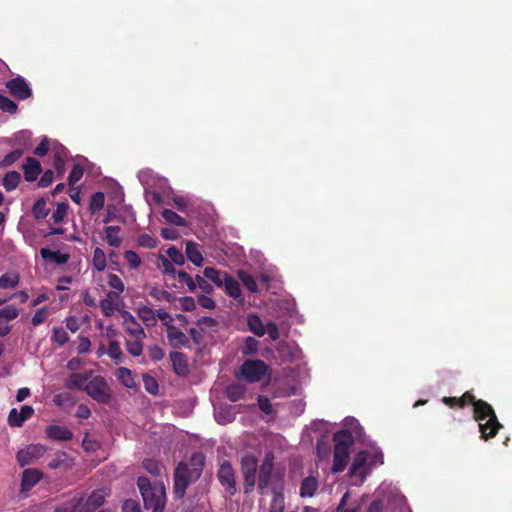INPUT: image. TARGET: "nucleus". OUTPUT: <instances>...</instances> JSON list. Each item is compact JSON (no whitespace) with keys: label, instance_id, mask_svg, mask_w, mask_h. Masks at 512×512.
I'll use <instances>...</instances> for the list:
<instances>
[{"label":"nucleus","instance_id":"393cba45","mask_svg":"<svg viewBox=\"0 0 512 512\" xmlns=\"http://www.w3.org/2000/svg\"><path fill=\"white\" fill-rule=\"evenodd\" d=\"M40 255L44 260H50L56 264H65L69 260V255L60 251H52L49 248H41Z\"/></svg>","mask_w":512,"mask_h":512},{"label":"nucleus","instance_id":"f704fd0d","mask_svg":"<svg viewBox=\"0 0 512 512\" xmlns=\"http://www.w3.org/2000/svg\"><path fill=\"white\" fill-rule=\"evenodd\" d=\"M237 276L251 293H256L258 291L257 283L250 273L244 270H239Z\"/></svg>","mask_w":512,"mask_h":512},{"label":"nucleus","instance_id":"4468645a","mask_svg":"<svg viewBox=\"0 0 512 512\" xmlns=\"http://www.w3.org/2000/svg\"><path fill=\"white\" fill-rule=\"evenodd\" d=\"M92 371L85 373H72L65 380V387L69 390H80L84 391V388L90 379Z\"/></svg>","mask_w":512,"mask_h":512},{"label":"nucleus","instance_id":"423d86ee","mask_svg":"<svg viewBox=\"0 0 512 512\" xmlns=\"http://www.w3.org/2000/svg\"><path fill=\"white\" fill-rule=\"evenodd\" d=\"M84 391L93 400L98 403L108 404L112 399V394L106 379L102 376L90 377Z\"/></svg>","mask_w":512,"mask_h":512},{"label":"nucleus","instance_id":"c756f323","mask_svg":"<svg viewBox=\"0 0 512 512\" xmlns=\"http://www.w3.org/2000/svg\"><path fill=\"white\" fill-rule=\"evenodd\" d=\"M20 275L16 272H7L0 276L1 289H13L18 286Z\"/></svg>","mask_w":512,"mask_h":512},{"label":"nucleus","instance_id":"9b49d317","mask_svg":"<svg viewBox=\"0 0 512 512\" xmlns=\"http://www.w3.org/2000/svg\"><path fill=\"white\" fill-rule=\"evenodd\" d=\"M10 94L18 100H26L32 95V91L25 79L21 76L13 78L6 83Z\"/></svg>","mask_w":512,"mask_h":512},{"label":"nucleus","instance_id":"72a5a7b5","mask_svg":"<svg viewBox=\"0 0 512 512\" xmlns=\"http://www.w3.org/2000/svg\"><path fill=\"white\" fill-rule=\"evenodd\" d=\"M49 214V209L47 208V203L44 198L38 199L32 207V215L36 220H42L46 218Z\"/></svg>","mask_w":512,"mask_h":512},{"label":"nucleus","instance_id":"7ed1b4c3","mask_svg":"<svg viewBox=\"0 0 512 512\" xmlns=\"http://www.w3.org/2000/svg\"><path fill=\"white\" fill-rule=\"evenodd\" d=\"M137 486L145 509H152V512H164L166 491L162 482L152 484L149 478L140 476L137 479Z\"/></svg>","mask_w":512,"mask_h":512},{"label":"nucleus","instance_id":"09e8293b","mask_svg":"<svg viewBox=\"0 0 512 512\" xmlns=\"http://www.w3.org/2000/svg\"><path fill=\"white\" fill-rule=\"evenodd\" d=\"M23 155V149H15L8 153L1 161L0 168H6L18 161Z\"/></svg>","mask_w":512,"mask_h":512},{"label":"nucleus","instance_id":"4c0bfd02","mask_svg":"<svg viewBox=\"0 0 512 512\" xmlns=\"http://www.w3.org/2000/svg\"><path fill=\"white\" fill-rule=\"evenodd\" d=\"M259 349V341L252 336L245 339L241 352L245 356L255 355Z\"/></svg>","mask_w":512,"mask_h":512},{"label":"nucleus","instance_id":"f3484780","mask_svg":"<svg viewBox=\"0 0 512 512\" xmlns=\"http://www.w3.org/2000/svg\"><path fill=\"white\" fill-rule=\"evenodd\" d=\"M45 432L46 436L54 441H69L73 438L72 431L66 426L49 425Z\"/></svg>","mask_w":512,"mask_h":512},{"label":"nucleus","instance_id":"5701e85b","mask_svg":"<svg viewBox=\"0 0 512 512\" xmlns=\"http://www.w3.org/2000/svg\"><path fill=\"white\" fill-rule=\"evenodd\" d=\"M121 228L119 226H106L104 228V239L109 246L118 248L122 243V238L119 236Z\"/></svg>","mask_w":512,"mask_h":512},{"label":"nucleus","instance_id":"a878e982","mask_svg":"<svg viewBox=\"0 0 512 512\" xmlns=\"http://www.w3.org/2000/svg\"><path fill=\"white\" fill-rule=\"evenodd\" d=\"M223 286L225 292L232 298L238 299L241 297V289L239 283L228 273H224Z\"/></svg>","mask_w":512,"mask_h":512},{"label":"nucleus","instance_id":"c9c22d12","mask_svg":"<svg viewBox=\"0 0 512 512\" xmlns=\"http://www.w3.org/2000/svg\"><path fill=\"white\" fill-rule=\"evenodd\" d=\"M123 327L125 331L134 339L146 338V332L143 329V327L137 322V320H134L133 322L129 323L128 325H124Z\"/></svg>","mask_w":512,"mask_h":512},{"label":"nucleus","instance_id":"1a4fd4ad","mask_svg":"<svg viewBox=\"0 0 512 512\" xmlns=\"http://www.w3.org/2000/svg\"><path fill=\"white\" fill-rule=\"evenodd\" d=\"M217 479L225 491L233 496L237 492L235 471L229 461H223L217 471Z\"/></svg>","mask_w":512,"mask_h":512},{"label":"nucleus","instance_id":"3c124183","mask_svg":"<svg viewBox=\"0 0 512 512\" xmlns=\"http://www.w3.org/2000/svg\"><path fill=\"white\" fill-rule=\"evenodd\" d=\"M108 285L115 290L112 291L113 293H118V296L125 290L122 279L116 274L111 273L108 275Z\"/></svg>","mask_w":512,"mask_h":512},{"label":"nucleus","instance_id":"37998d69","mask_svg":"<svg viewBox=\"0 0 512 512\" xmlns=\"http://www.w3.org/2000/svg\"><path fill=\"white\" fill-rule=\"evenodd\" d=\"M285 501L283 493L274 489V496L270 504L269 512H284Z\"/></svg>","mask_w":512,"mask_h":512},{"label":"nucleus","instance_id":"8fccbe9b","mask_svg":"<svg viewBox=\"0 0 512 512\" xmlns=\"http://www.w3.org/2000/svg\"><path fill=\"white\" fill-rule=\"evenodd\" d=\"M80 502L78 500H75V497L73 496L68 501L58 505L54 512H79Z\"/></svg>","mask_w":512,"mask_h":512},{"label":"nucleus","instance_id":"a211bd4d","mask_svg":"<svg viewBox=\"0 0 512 512\" xmlns=\"http://www.w3.org/2000/svg\"><path fill=\"white\" fill-rule=\"evenodd\" d=\"M24 170V178L27 182H33L37 180L38 176L42 172V167L40 162L33 158L27 157L25 163L23 164Z\"/></svg>","mask_w":512,"mask_h":512},{"label":"nucleus","instance_id":"ea45409f","mask_svg":"<svg viewBox=\"0 0 512 512\" xmlns=\"http://www.w3.org/2000/svg\"><path fill=\"white\" fill-rule=\"evenodd\" d=\"M107 354L116 364L120 363L123 355L120 343L116 340H111L108 345Z\"/></svg>","mask_w":512,"mask_h":512},{"label":"nucleus","instance_id":"49530a36","mask_svg":"<svg viewBox=\"0 0 512 512\" xmlns=\"http://www.w3.org/2000/svg\"><path fill=\"white\" fill-rule=\"evenodd\" d=\"M166 254L172 264L181 266L185 263V257L183 253L175 246L169 247L166 251Z\"/></svg>","mask_w":512,"mask_h":512},{"label":"nucleus","instance_id":"412c9836","mask_svg":"<svg viewBox=\"0 0 512 512\" xmlns=\"http://www.w3.org/2000/svg\"><path fill=\"white\" fill-rule=\"evenodd\" d=\"M185 254L189 261H191L195 266H202L204 258L200 251L199 244L193 241H188L186 243Z\"/></svg>","mask_w":512,"mask_h":512},{"label":"nucleus","instance_id":"cd10ccee","mask_svg":"<svg viewBox=\"0 0 512 512\" xmlns=\"http://www.w3.org/2000/svg\"><path fill=\"white\" fill-rule=\"evenodd\" d=\"M246 393V386L241 383H231L227 386L225 394L226 397L232 401L236 402L244 397Z\"/></svg>","mask_w":512,"mask_h":512},{"label":"nucleus","instance_id":"4be33fe9","mask_svg":"<svg viewBox=\"0 0 512 512\" xmlns=\"http://www.w3.org/2000/svg\"><path fill=\"white\" fill-rule=\"evenodd\" d=\"M350 459L349 451L334 449L332 471L339 473L345 470Z\"/></svg>","mask_w":512,"mask_h":512},{"label":"nucleus","instance_id":"a19ab883","mask_svg":"<svg viewBox=\"0 0 512 512\" xmlns=\"http://www.w3.org/2000/svg\"><path fill=\"white\" fill-rule=\"evenodd\" d=\"M93 266L97 271H103L106 268L107 262H106V255L105 252L97 247L95 248L93 252Z\"/></svg>","mask_w":512,"mask_h":512},{"label":"nucleus","instance_id":"864d4df0","mask_svg":"<svg viewBox=\"0 0 512 512\" xmlns=\"http://www.w3.org/2000/svg\"><path fill=\"white\" fill-rule=\"evenodd\" d=\"M84 174V168L81 164L75 163L73 165V168L68 176V182L70 186H73L75 183H77Z\"/></svg>","mask_w":512,"mask_h":512},{"label":"nucleus","instance_id":"39448f33","mask_svg":"<svg viewBox=\"0 0 512 512\" xmlns=\"http://www.w3.org/2000/svg\"><path fill=\"white\" fill-rule=\"evenodd\" d=\"M241 473L243 476L244 493L250 494L256 486L258 459L254 454L247 453L241 457Z\"/></svg>","mask_w":512,"mask_h":512},{"label":"nucleus","instance_id":"338daca9","mask_svg":"<svg viewBox=\"0 0 512 512\" xmlns=\"http://www.w3.org/2000/svg\"><path fill=\"white\" fill-rule=\"evenodd\" d=\"M47 316L48 312L46 307L37 309L31 320L32 325L38 326L42 324L46 320Z\"/></svg>","mask_w":512,"mask_h":512},{"label":"nucleus","instance_id":"de8ad7c7","mask_svg":"<svg viewBox=\"0 0 512 512\" xmlns=\"http://www.w3.org/2000/svg\"><path fill=\"white\" fill-rule=\"evenodd\" d=\"M19 315V309L13 305L5 306L0 309V323L4 321H10L17 318Z\"/></svg>","mask_w":512,"mask_h":512},{"label":"nucleus","instance_id":"e2e57ef3","mask_svg":"<svg viewBox=\"0 0 512 512\" xmlns=\"http://www.w3.org/2000/svg\"><path fill=\"white\" fill-rule=\"evenodd\" d=\"M138 244L142 247L152 249L157 246V240L149 234L144 233L138 237Z\"/></svg>","mask_w":512,"mask_h":512},{"label":"nucleus","instance_id":"20e7f679","mask_svg":"<svg viewBox=\"0 0 512 512\" xmlns=\"http://www.w3.org/2000/svg\"><path fill=\"white\" fill-rule=\"evenodd\" d=\"M256 483L261 495H264L269 488L273 494L275 488L280 493H283V475L278 471H274V455L272 453H267L259 466L258 482L256 481Z\"/></svg>","mask_w":512,"mask_h":512},{"label":"nucleus","instance_id":"c03bdc74","mask_svg":"<svg viewBox=\"0 0 512 512\" xmlns=\"http://www.w3.org/2000/svg\"><path fill=\"white\" fill-rule=\"evenodd\" d=\"M143 469L154 477H158L161 474V468L157 460L152 458H146L142 462Z\"/></svg>","mask_w":512,"mask_h":512},{"label":"nucleus","instance_id":"13d9d810","mask_svg":"<svg viewBox=\"0 0 512 512\" xmlns=\"http://www.w3.org/2000/svg\"><path fill=\"white\" fill-rule=\"evenodd\" d=\"M52 339L54 342L62 346L68 342L69 336L68 333L62 327H56L53 329Z\"/></svg>","mask_w":512,"mask_h":512},{"label":"nucleus","instance_id":"5fc2aeb1","mask_svg":"<svg viewBox=\"0 0 512 512\" xmlns=\"http://www.w3.org/2000/svg\"><path fill=\"white\" fill-rule=\"evenodd\" d=\"M142 378L145 390L152 395L157 394L159 386L156 379L149 374H143Z\"/></svg>","mask_w":512,"mask_h":512},{"label":"nucleus","instance_id":"2eb2a0df","mask_svg":"<svg viewBox=\"0 0 512 512\" xmlns=\"http://www.w3.org/2000/svg\"><path fill=\"white\" fill-rule=\"evenodd\" d=\"M122 303L121 297L118 296V293H113L112 291H109L106 294V297L100 300L99 306L101 308L102 313L106 317L113 316L115 310H120L118 305L115 303Z\"/></svg>","mask_w":512,"mask_h":512},{"label":"nucleus","instance_id":"603ef678","mask_svg":"<svg viewBox=\"0 0 512 512\" xmlns=\"http://www.w3.org/2000/svg\"><path fill=\"white\" fill-rule=\"evenodd\" d=\"M53 402L58 407H64L68 405H72L74 403L73 396L68 392H62L56 394L53 398Z\"/></svg>","mask_w":512,"mask_h":512},{"label":"nucleus","instance_id":"bb28decb","mask_svg":"<svg viewBox=\"0 0 512 512\" xmlns=\"http://www.w3.org/2000/svg\"><path fill=\"white\" fill-rule=\"evenodd\" d=\"M247 325L249 330L258 337H262L266 333V326L257 314L248 315Z\"/></svg>","mask_w":512,"mask_h":512},{"label":"nucleus","instance_id":"6e6552de","mask_svg":"<svg viewBox=\"0 0 512 512\" xmlns=\"http://www.w3.org/2000/svg\"><path fill=\"white\" fill-rule=\"evenodd\" d=\"M74 497L80 502L79 512H94L104 503L106 492L104 489H95L87 497L83 494H77Z\"/></svg>","mask_w":512,"mask_h":512},{"label":"nucleus","instance_id":"b1692460","mask_svg":"<svg viewBox=\"0 0 512 512\" xmlns=\"http://www.w3.org/2000/svg\"><path fill=\"white\" fill-rule=\"evenodd\" d=\"M318 489V481L314 476L304 478L300 485L301 497H313Z\"/></svg>","mask_w":512,"mask_h":512},{"label":"nucleus","instance_id":"f03ea898","mask_svg":"<svg viewBox=\"0 0 512 512\" xmlns=\"http://www.w3.org/2000/svg\"><path fill=\"white\" fill-rule=\"evenodd\" d=\"M473 418L479 423L481 438H493L502 428L493 407L482 399H476L473 405Z\"/></svg>","mask_w":512,"mask_h":512},{"label":"nucleus","instance_id":"69168bd1","mask_svg":"<svg viewBox=\"0 0 512 512\" xmlns=\"http://www.w3.org/2000/svg\"><path fill=\"white\" fill-rule=\"evenodd\" d=\"M476 397L471 391H466L458 398V408H465L468 405H474Z\"/></svg>","mask_w":512,"mask_h":512},{"label":"nucleus","instance_id":"ddd939ff","mask_svg":"<svg viewBox=\"0 0 512 512\" xmlns=\"http://www.w3.org/2000/svg\"><path fill=\"white\" fill-rule=\"evenodd\" d=\"M167 338L169 345L173 348L186 347L190 348L188 337L174 325H168Z\"/></svg>","mask_w":512,"mask_h":512},{"label":"nucleus","instance_id":"6ab92c4d","mask_svg":"<svg viewBox=\"0 0 512 512\" xmlns=\"http://www.w3.org/2000/svg\"><path fill=\"white\" fill-rule=\"evenodd\" d=\"M334 449L349 451L354 444V437L349 430H340L333 435Z\"/></svg>","mask_w":512,"mask_h":512},{"label":"nucleus","instance_id":"774afa93","mask_svg":"<svg viewBox=\"0 0 512 512\" xmlns=\"http://www.w3.org/2000/svg\"><path fill=\"white\" fill-rule=\"evenodd\" d=\"M259 409L265 414H271L273 412V406L270 399L266 396H258Z\"/></svg>","mask_w":512,"mask_h":512},{"label":"nucleus","instance_id":"f8f14e48","mask_svg":"<svg viewBox=\"0 0 512 512\" xmlns=\"http://www.w3.org/2000/svg\"><path fill=\"white\" fill-rule=\"evenodd\" d=\"M44 477L42 471L37 468H27L22 472L20 492L25 493L35 487Z\"/></svg>","mask_w":512,"mask_h":512},{"label":"nucleus","instance_id":"f257e3e1","mask_svg":"<svg viewBox=\"0 0 512 512\" xmlns=\"http://www.w3.org/2000/svg\"><path fill=\"white\" fill-rule=\"evenodd\" d=\"M205 466V456L201 452H194L188 463L179 462L174 471L173 491L177 498H183L188 486L196 482Z\"/></svg>","mask_w":512,"mask_h":512},{"label":"nucleus","instance_id":"473e14b6","mask_svg":"<svg viewBox=\"0 0 512 512\" xmlns=\"http://www.w3.org/2000/svg\"><path fill=\"white\" fill-rule=\"evenodd\" d=\"M163 219L173 225L186 227L187 221L171 209H164L161 213Z\"/></svg>","mask_w":512,"mask_h":512},{"label":"nucleus","instance_id":"7c9ffc66","mask_svg":"<svg viewBox=\"0 0 512 512\" xmlns=\"http://www.w3.org/2000/svg\"><path fill=\"white\" fill-rule=\"evenodd\" d=\"M368 460V453L365 450L359 451L355 454L352 464L349 468V475H355L361 468H363Z\"/></svg>","mask_w":512,"mask_h":512},{"label":"nucleus","instance_id":"680f3d73","mask_svg":"<svg viewBox=\"0 0 512 512\" xmlns=\"http://www.w3.org/2000/svg\"><path fill=\"white\" fill-rule=\"evenodd\" d=\"M25 421L22 420L20 413L16 408L10 410L8 415V423L11 427H21Z\"/></svg>","mask_w":512,"mask_h":512},{"label":"nucleus","instance_id":"bf43d9fd","mask_svg":"<svg viewBox=\"0 0 512 512\" xmlns=\"http://www.w3.org/2000/svg\"><path fill=\"white\" fill-rule=\"evenodd\" d=\"M68 205L65 203H58L56 209L52 213V219L55 223H60L64 220L67 214Z\"/></svg>","mask_w":512,"mask_h":512},{"label":"nucleus","instance_id":"a18cd8bd","mask_svg":"<svg viewBox=\"0 0 512 512\" xmlns=\"http://www.w3.org/2000/svg\"><path fill=\"white\" fill-rule=\"evenodd\" d=\"M149 295L154 299L161 301L166 300L170 303L175 301V296L166 290L159 289L157 287H152L149 291Z\"/></svg>","mask_w":512,"mask_h":512},{"label":"nucleus","instance_id":"0eeeda50","mask_svg":"<svg viewBox=\"0 0 512 512\" xmlns=\"http://www.w3.org/2000/svg\"><path fill=\"white\" fill-rule=\"evenodd\" d=\"M240 371L249 383H256L268 374L269 366L263 360L248 359L242 363Z\"/></svg>","mask_w":512,"mask_h":512},{"label":"nucleus","instance_id":"79ce46f5","mask_svg":"<svg viewBox=\"0 0 512 512\" xmlns=\"http://www.w3.org/2000/svg\"><path fill=\"white\" fill-rule=\"evenodd\" d=\"M143 340L144 339H134L126 340L125 347L129 354L134 357H139L143 352Z\"/></svg>","mask_w":512,"mask_h":512},{"label":"nucleus","instance_id":"6e6d98bb","mask_svg":"<svg viewBox=\"0 0 512 512\" xmlns=\"http://www.w3.org/2000/svg\"><path fill=\"white\" fill-rule=\"evenodd\" d=\"M0 109L4 112L13 114L17 111L18 106L14 101L0 94Z\"/></svg>","mask_w":512,"mask_h":512},{"label":"nucleus","instance_id":"9d476101","mask_svg":"<svg viewBox=\"0 0 512 512\" xmlns=\"http://www.w3.org/2000/svg\"><path fill=\"white\" fill-rule=\"evenodd\" d=\"M46 451L41 444H30L17 452L16 459L20 467H25L40 459Z\"/></svg>","mask_w":512,"mask_h":512},{"label":"nucleus","instance_id":"dca6fc26","mask_svg":"<svg viewBox=\"0 0 512 512\" xmlns=\"http://www.w3.org/2000/svg\"><path fill=\"white\" fill-rule=\"evenodd\" d=\"M173 371L178 376H186L189 373L187 357L184 353L173 351L169 354Z\"/></svg>","mask_w":512,"mask_h":512},{"label":"nucleus","instance_id":"4d7b16f0","mask_svg":"<svg viewBox=\"0 0 512 512\" xmlns=\"http://www.w3.org/2000/svg\"><path fill=\"white\" fill-rule=\"evenodd\" d=\"M177 276L181 283L186 284V286L190 292H195L196 283H195L194 279L186 271H183V270L178 271Z\"/></svg>","mask_w":512,"mask_h":512},{"label":"nucleus","instance_id":"0e129e2a","mask_svg":"<svg viewBox=\"0 0 512 512\" xmlns=\"http://www.w3.org/2000/svg\"><path fill=\"white\" fill-rule=\"evenodd\" d=\"M207 278L197 275L194 279L196 288L198 287L202 292L210 294L213 291L212 285L206 280Z\"/></svg>","mask_w":512,"mask_h":512},{"label":"nucleus","instance_id":"052dcab7","mask_svg":"<svg viewBox=\"0 0 512 512\" xmlns=\"http://www.w3.org/2000/svg\"><path fill=\"white\" fill-rule=\"evenodd\" d=\"M124 258L128 262L130 268H132V269L138 268L139 265L141 264V259H140L139 255L132 250L126 251L124 253Z\"/></svg>","mask_w":512,"mask_h":512},{"label":"nucleus","instance_id":"c85d7f7f","mask_svg":"<svg viewBox=\"0 0 512 512\" xmlns=\"http://www.w3.org/2000/svg\"><path fill=\"white\" fill-rule=\"evenodd\" d=\"M21 181V175L17 171H9L5 174L2 179V185L4 188L10 192L15 190Z\"/></svg>","mask_w":512,"mask_h":512},{"label":"nucleus","instance_id":"aec40b11","mask_svg":"<svg viewBox=\"0 0 512 512\" xmlns=\"http://www.w3.org/2000/svg\"><path fill=\"white\" fill-rule=\"evenodd\" d=\"M137 316L141 319V321L147 327H154L157 324L156 321V310H153L151 307L140 304L136 308Z\"/></svg>","mask_w":512,"mask_h":512},{"label":"nucleus","instance_id":"58836bf2","mask_svg":"<svg viewBox=\"0 0 512 512\" xmlns=\"http://www.w3.org/2000/svg\"><path fill=\"white\" fill-rule=\"evenodd\" d=\"M105 195L103 192H96L90 198L89 210L92 214L100 211L104 207Z\"/></svg>","mask_w":512,"mask_h":512},{"label":"nucleus","instance_id":"e433bc0d","mask_svg":"<svg viewBox=\"0 0 512 512\" xmlns=\"http://www.w3.org/2000/svg\"><path fill=\"white\" fill-rule=\"evenodd\" d=\"M205 278L211 280L217 287H222L224 282V273L216 270L213 267H206L203 271Z\"/></svg>","mask_w":512,"mask_h":512},{"label":"nucleus","instance_id":"2f4dec72","mask_svg":"<svg viewBox=\"0 0 512 512\" xmlns=\"http://www.w3.org/2000/svg\"><path fill=\"white\" fill-rule=\"evenodd\" d=\"M118 380L127 388H134L136 386V382L132 375V371L126 367H119L116 374Z\"/></svg>","mask_w":512,"mask_h":512}]
</instances>
